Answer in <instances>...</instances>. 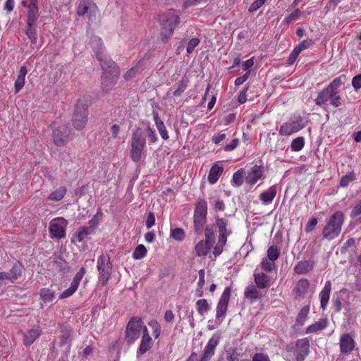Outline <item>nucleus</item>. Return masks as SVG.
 <instances>
[{
    "mask_svg": "<svg viewBox=\"0 0 361 361\" xmlns=\"http://www.w3.org/2000/svg\"><path fill=\"white\" fill-rule=\"evenodd\" d=\"M25 33L32 43L36 42L37 38L36 24L32 25L27 24Z\"/></svg>",
    "mask_w": 361,
    "mask_h": 361,
    "instance_id": "nucleus-43",
    "label": "nucleus"
},
{
    "mask_svg": "<svg viewBox=\"0 0 361 361\" xmlns=\"http://www.w3.org/2000/svg\"><path fill=\"white\" fill-rule=\"evenodd\" d=\"M161 138L164 140H166L169 139V135H168V131L165 127V125L163 123H158L157 125L156 126Z\"/></svg>",
    "mask_w": 361,
    "mask_h": 361,
    "instance_id": "nucleus-55",
    "label": "nucleus"
},
{
    "mask_svg": "<svg viewBox=\"0 0 361 361\" xmlns=\"http://www.w3.org/2000/svg\"><path fill=\"white\" fill-rule=\"evenodd\" d=\"M305 145L303 137H298L292 140L290 148L293 152H299L302 149Z\"/></svg>",
    "mask_w": 361,
    "mask_h": 361,
    "instance_id": "nucleus-42",
    "label": "nucleus"
},
{
    "mask_svg": "<svg viewBox=\"0 0 361 361\" xmlns=\"http://www.w3.org/2000/svg\"><path fill=\"white\" fill-rule=\"evenodd\" d=\"M200 40L198 38H192L188 43L186 49L187 53L190 54L194 51L195 47L200 44Z\"/></svg>",
    "mask_w": 361,
    "mask_h": 361,
    "instance_id": "nucleus-54",
    "label": "nucleus"
},
{
    "mask_svg": "<svg viewBox=\"0 0 361 361\" xmlns=\"http://www.w3.org/2000/svg\"><path fill=\"white\" fill-rule=\"evenodd\" d=\"M343 222L344 215L342 212L338 211L334 213L323 228V237L329 240L337 238L341 233Z\"/></svg>",
    "mask_w": 361,
    "mask_h": 361,
    "instance_id": "nucleus-2",
    "label": "nucleus"
},
{
    "mask_svg": "<svg viewBox=\"0 0 361 361\" xmlns=\"http://www.w3.org/2000/svg\"><path fill=\"white\" fill-rule=\"evenodd\" d=\"M252 361H271V360L267 354L256 353L253 355Z\"/></svg>",
    "mask_w": 361,
    "mask_h": 361,
    "instance_id": "nucleus-57",
    "label": "nucleus"
},
{
    "mask_svg": "<svg viewBox=\"0 0 361 361\" xmlns=\"http://www.w3.org/2000/svg\"><path fill=\"white\" fill-rule=\"evenodd\" d=\"M68 221L63 217L53 219L49 224V235L51 238L61 239L66 237Z\"/></svg>",
    "mask_w": 361,
    "mask_h": 361,
    "instance_id": "nucleus-11",
    "label": "nucleus"
},
{
    "mask_svg": "<svg viewBox=\"0 0 361 361\" xmlns=\"http://www.w3.org/2000/svg\"><path fill=\"white\" fill-rule=\"evenodd\" d=\"M92 233V228H87L86 226H80L74 233L71 241L73 243L75 240H77L78 242L81 243L86 240L87 237Z\"/></svg>",
    "mask_w": 361,
    "mask_h": 361,
    "instance_id": "nucleus-26",
    "label": "nucleus"
},
{
    "mask_svg": "<svg viewBox=\"0 0 361 361\" xmlns=\"http://www.w3.org/2000/svg\"><path fill=\"white\" fill-rule=\"evenodd\" d=\"M309 311H310L309 306L306 305V306L302 307L298 313V315L297 317V322L302 324L304 321L306 319V318L308 315Z\"/></svg>",
    "mask_w": 361,
    "mask_h": 361,
    "instance_id": "nucleus-52",
    "label": "nucleus"
},
{
    "mask_svg": "<svg viewBox=\"0 0 361 361\" xmlns=\"http://www.w3.org/2000/svg\"><path fill=\"white\" fill-rule=\"evenodd\" d=\"M340 351L342 354L350 355L355 347V341L349 334H343L339 339Z\"/></svg>",
    "mask_w": 361,
    "mask_h": 361,
    "instance_id": "nucleus-17",
    "label": "nucleus"
},
{
    "mask_svg": "<svg viewBox=\"0 0 361 361\" xmlns=\"http://www.w3.org/2000/svg\"><path fill=\"white\" fill-rule=\"evenodd\" d=\"M85 274V268L81 267L74 276L70 287L61 293V294L59 297V299L63 300L72 296L74 294V293H75V291L77 290Z\"/></svg>",
    "mask_w": 361,
    "mask_h": 361,
    "instance_id": "nucleus-13",
    "label": "nucleus"
},
{
    "mask_svg": "<svg viewBox=\"0 0 361 361\" xmlns=\"http://www.w3.org/2000/svg\"><path fill=\"white\" fill-rule=\"evenodd\" d=\"M101 59H97L100 61V65L106 73H119L118 67L116 63L109 58L104 53L101 54Z\"/></svg>",
    "mask_w": 361,
    "mask_h": 361,
    "instance_id": "nucleus-20",
    "label": "nucleus"
},
{
    "mask_svg": "<svg viewBox=\"0 0 361 361\" xmlns=\"http://www.w3.org/2000/svg\"><path fill=\"white\" fill-rule=\"evenodd\" d=\"M275 261H271L269 258H264L262 259L261 262L262 269L265 271H271L275 269L276 264L274 263Z\"/></svg>",
    "mask_w": 361,
    "mask_h": 361,
    "instance_id": "nucleus-51",
    "label": "nucleus"
},
{
    "mask_svg": "<svg viewBox=\"0 0 361 361\" xmlns=\"http://www.w3.org/2000/svg\"><path fill=\"white\" fill-rule=\"evenodd\" d=\"M231 288L226 287L222 293L216 307V319L223 318L227 311L228 304L230 300Z\"/></svg>",
    "mask_w": 361,
    "mask_h": 361,
    "instance_id": "nucleus-16",
    "label": "nucleus"
},
{
    "mask_svg": "<svg viewBox=\"0 0 361 361\" xmlns=\"http://www.w3.org/2000/svg\"><path fill=\"white\" fill-rule=\"evenodd\" d=\"M25 82V79L21 78H17V79L15 81L14 87H15V92L18 93L22 88L23 87Z\"/></svg>",
    "mask_w": 361,
    "mask_h": 361,
    "instance_id": "nucleus-60",
    "label": "nucleus"
},
{
    "mask_svg": "<svg viewBox=\"0 0 361 361\" xmlns=\"http://www.w3.org/2000/svg\"><path fill=\"white\" fill-rule=\"evenodd\" d=\"M312 44V40L310 39H305L302 41L298 46L295 47L296 50L298 51L299 53H300L302 50L307 49Z\"/></svg>",
    "mask_w": 361,
    "mask_h": 361,
    "instance_id": "nucleus-59",
    "label": "nucleus"
},
{
    "mask_svg": "<svg viewBox=\"0 0 361 361\" xmlns=\"http://www.w3.org/2000/svg\"><path fill=\"white\" fill-rule=\"evenodd\" d=\"M243 173L244 171L243 169L238 170L236 172L233 173L232 178L233 185H235L237 187L242 185L243 183Z\"/></svg>",
    "mask_w": 361,
    "mask_h": 361,
    "instance_id": "nucleus-47",
    "label": "nucleus"
},
{
    "mask_svg": "<svg viewBox=\"0 0 361 361\" xmlns=\"http://www.w3.org/2000/svg\"><path fill=\"white\" fill-rule=\"evenodd\" d=\"M27 24L35 25L39 17L38 6H28Z\"/></svg>",
    "mask_w": 361,
    "mask_h": 361,
    "instance_id": "nucleus-37",
    "label": "nucleus"
},
{
    "mask_svg": "<svg viewBox=\"0 0 361 361\" xmlns=\"http://www.w3.org/2000/svg\"><path fill=\"white\" fill-rule=\"evenodd\" d=\"M154 342L152 338H142L140 346L136 352L137 358L149 350L153 346Z\"/></svg>",
    "mask_w": 361,
    "mask_h": 361,
    "instance_id": "nucleus-28",
    "label": "nucleus"
},
{
    "mask_svg": "<svg viewBox=\"0 0 361 361\" xmlns=\"http://www.w3.org/2000/svg\"><path fill=\"white\" fill-rule=\"evenodd\" d=\"M39 297L44 304L51 302L55 298V291L51 288H43L39 290Z\"/></svg>",
    "mask_w": 361,
    "mask_h": 361,
    "instance_id": "nucleus-32",
    "label": "nucleus"
},
{
    "mask_svg": "<svg viewBox=\"0 0 361 361\" xmlns=\"http://www.w3.org/2000/svg\"><path fill=\"white\" fill-rule=\"evenodd\" d=\"M70 130L66 125L57 127L53 132V140L56 145L63 146L68 142Z\"/></svg>",
    "mask_w": 361,
    "mask_h": 361,
    "instance_id": "nucleus-14",
    "label": "nucleus"
},
{
    "mask_svg": "<svg viewBox=\"0 0 361 361\" xmlns=\"http://www.w3.org/2000/svg\"><path fill=\"white\" fill-rule=\"evenodd\" d=\"M255 282L258 288H266L269 286L268 276L264 273L254 274Z\"/></svg>",
    "mask_w": 361,
    "mask_h": 361,
    "instance_id": "nucleus-35",
    "label": "nucleus"
},
{
    "mask_svg": "<svg viewBox=\"0 0 361 361\" xmlns=\"http://www.w3.org/2000/svg\"><path fill=\"white\" fill-rule=\"evenodd\" d=\"M355 179V174L353 172L349 173L343 176L340 180V186L342 188L347 187L350 182Z\"/></svg>",
    "mask_w": 361,
    "mask_h": 361,
    "instance_id": "nucleus-49",
    "label": "nucleus"
},
{
    "mask_svg": "<svg viewBox=\"0 0 361 361\" xmlns=\"http://www.w3.org/2000/svg\"><path fill=\"white\" fill-rule=\"evenodd\" d=\"M331 290V283L330 281H328L325 283L324 288L319 293L320 303L322 310H325L328 305Z\"/></svg>",
    "mask_w": 361,
    "mask_h": 361,
    "instance_id": "nucleus-25",
    "label": "nucleus"
},
{
    "mask_svg": "<svg viewBox=\"0 0 361 361\" xmlns=\"http://www.w3.org/2000/svg\"><path fill=\"white\" fill-rule=\"evenodd\" d=\"M90 45L93 49V51L94 52L97 58L102 59L101 54L104 53V49L102 39L97 36L92 37L90 40Z\"/></svg>",
    "mask_w": 361,
    "mask_h": 361,
    "instance_id": "nucleus-27",
    "label": "nucleus"
},
{
    "mask_svg": "<svg viewBox=\"0 0 361 361\" xmlns=\"http://www.w3.org/2000/svg\"><path fill=\"white\" fill-rule=\"evenodd\" d=\"M119 73H104L102 76V88L104 92H109L116 84Z\"/></svg>",
    "mask_w": 361,
    "mask_h": 361,
    "instance_id": "nucleus-21",
    "label": "nucleus"
},
{
    "mask_svg": "<svg viewBox=\"0 0 361 361\" xmlns=\"http://www.w3.org/2000/svg\"><path fill=\"white\" fill-rule=\"evenodd\" d=\"M226 242H227L226 240L218 238V242H217L216 245H215V247H214V250H213V254H214V257H217L222 253L224 247L226 245Z\"/></svg>",
    "mask_w": 361,
    "mask_h": 361,
    "instance_id": "nucleus-53",
    "label": "nucleus"
},
{
    "mask_svg": "<svg viewBox=\"0 0 361 361\" xmlns=\"http://www.w3.org/2000/svg\"><path fill=\"white\" fill-rule=\"evenodd\" d=\"M277 193V187L274 185L269 188L267 190L262 192L259 195V200L264 204H269L272 202Z\"/></svg>",
    "mask_w": 361,
    "mask_h": 361,
    "instance_id": "nucleus-23",
    "label": "nucleus"
},
{
    "mask_svg": "<svg viewBox=\"0 0 361 361\" xmlns=\"http://www.w3.org/2000/svg\"><path fill=\"white\" fill-rule=\"evenodd\" d=\"M219 336L213 335L204 347L203 355L200 361H209L214 355L215 349L219 343Z\"/></svg>",
    "mask_w": 361,
    "mask_h": 361,
    "instance_id": "nucleus-19",
    "label": "nucleus"
},
{
    "mask_svg": "<svg viewBox=\"0 0 361 361\" xmlns=\"http://www.w3.org/2000/svg\"><path fill=\"white\" fill-rule=\"evenodd\" d=\"M310 287V282L306 279H300L293 289L295 297H302L307 293Z\"/></svg>",
    "mask_w": 361,
    "mask_h": 361,
    "instance_id": "nucleus-29",
    "label": "nucleus"
},
{
    "mask_svg": "<svg viewBox=\"0 0 361 361\" xmlns=\"http://www.w3.org/2000/svg\"><path fill=\"white\" fill-rule=\"evenodd\" d=\"M258 289L259 288L254 285L247 286L244 292L245 297L250 299L252 302L259 299L261 294Z\"/></svg>",
    "mask_w": 361,
    "mask_h": 361,
    "instance_id": "nucleus-33",
    "label": "nucleus"
},
{
    "mask_svg": "<svg viewBox=\"0 0 361 361\" xmlns=\"http://www.w3.org/2000/svg\"><path fill=\"white\" fill-rule=\"evenodd\" d=\"M87 108V99L83 98L78 100L73 116V125L75 129L81 130L85 126L88 117Z\"/></svg>",
    "mask_w": 361,
    "mask_h": 361,
    "instance_id": "nucleus-5",
    "label": "nucleus"
},
{
    "mask_svg": "<svg viewBox=\"0 0 361 361\" xmlns=\"http://www.w3.org/2000/svg\"><path fill=\"white\" fill-rule=\"evenodd\" d=\"M77 14L79 16H87L89 23L95 22L99 16V11L92 0H78Z\"/></svg>",
    "mask_w": 361,
    "mask_h": 361,
    "instance_id": "nucleus-7",
    "label": "nucleus"
},
{
    "mask_svg": "<svg viewBox=\"0 0 361 361\" xmlns=\"http://www.w3.org/2000/svg\"><path fill=\"white\" fill-rule=\"evenodd\" d=\"M188 84V80L187 78H182L178 83L177 89L173 92L175 97H179L182 92L185 91Z\"/></svg>",
    "mask_w": 361,
    "mask_h": 361,
    "instance_id": "nucleus-48",
    "label": "nucleus"
},
{
    "mask_svg": "<svg viewBox=\"0 0 361 361\" xmlns=\"http://www.w3.org/2000/svg\"><path fill=\"white\" fill-rule=\"evenodd\" d=\"M267 0H255L253 3L251 4L248 8V11L250 13L255 12L261 8Z\"/></svg>",
    "mask_w": 361,
    "mask_h": 361,
    "instance_id": "nucleus-56",
    "label": "nucleus"
},
{
    "mask_svg": "<svg viewBox=\"0 0 361 361\" xmlns=\"http://www.w3.org/2000/svg\"><path fill=\"white\" fill-rule=\"evenodd\" d=\"M361 214V201L357 203L351 211L350 216L356 217Z\"/></svg>",
    "mask_w": 361,
    "mask_h": 361,
    "instance_id": "nucleus-64",
    "label": "nucleus"
},
{
    "mask_svg": "<svg viewBox=\"0 0 361 361\" xmlns=\"http://www.w3.org/2000/svg\"><path fill=\"white\" fill-rule=\"evenodd\" d=\"M264 168L263 166H253L245 176V182L250 185L255 184L259 180L264 178Z\"/></svg>",
    "mask_w": 361,
    "mask_h": 361,
    "instance_id": "nucleus-18",
    "label": "nucleus"
},
{
    "mask_svg": "<svg viewBox=\"0 0 361 361\" xmlns=\"http://www.w3.org/2000/svg\"><path fill=\"white\" fill-rule=\"evenodd\" d=\"M213 241L214 240H207L206 238L204 241L200 240L195 247L197 255L199 257L207 255Z\"/></svg>",
    "mask_w": 361,
    "mask_h": 361,
    "instance_id": "nucleus-30",
    "label": "nucleus"
},
{
    "mask_svg": "<svg viewBox=\"0 0 361 361\" xmlns=\"http://www.w3.org/2000/svg\"><path fill=\"white\" fill-rule=\"evenodd\" d=\"M67 192V188L65 186H60L53 191L48 197L47 200L54 202L61 200Z\"/></svg>",
    "mask_w": 361,
    "mask_h": 361,
    "instance_id": "nucleus-36",
    "label": "nucleus"
},
{
    "mask_svg": "<svg viewBox=\"0 0 361 361\" xmlns=\"http://www.w3.org/2000/svg\"><path fill=\"white\" fill-rule=\"evenodd\" d=\"M310 341L307 338L298 339L295 342L294 355L296 361H304L309 353Z\"/></svg>",
    "mask_w": 361,
    "mask_h": 361,
    "instance_id": "nucleus-15",
    "label": "nucleus"
},
{
    "mask_svg": "<svg viewBox=\"0 0 361 361\" xmlns=\"http://www.w3.org/2000/svg\"><path fill=\"white\" fill-rule=\"evenodd\" d=\"M142 319L137 317H132L128 322L126 328L125 339L128 344L133 343L137 341L142 329Z\"/></svg>",
    "mask_w": 361,
    "mask_h": 361,
    "instance_id": "nucleus-10",
    "label": "nucleus"
},
{
    "mask_svg": "<svg viewBox=\"0 0 361 361\" xmlns=\"http://www.w3.org/2000/svg\"><path fill=\"white\" fill-rule=\"evenodd\" d=\"M216 229L219 232V239L227 240L228 236L232 233V230L228 228V221L224 218L216 216L214 224H208L205 227L204 235L207 240H214L215 239Z\"/></svg>",
    "mask_w": 361,
    "mask_h": 361,
    "instance_id": "nucleus-3",
    "label": "nucleus"
},
{
    "mask_svg": "<svg viewBox=\"0 0 361 361\" xmlns=\"http://www.w3.org/2000/svg\"><path fill=\"white\" fill-rule=\"evenodd\" d=\"M146 227L149 229L155 224V217L152 212H149L146 219Z\"/></svg>",
    "mask_w": 361,
    "mask_h": 361,
    "instance_id": "nucleus-63",
    "label": "nucleus"
},
{
    "mask_svg": "<svg viewBox=\"0 0 361 361\" xmlns=\"http://www.w3.org/2000/svg\"><path fill=\"white\" fill-rule=\"evenodd\" d=\"M148 326L152 329V334L155 339L158 338L161 334V326L157 320H151L148 322Z\"/></svg>",
    "mask_w": 361,
    "mask_h": 361,
    "instance_id": "nucleus-45",
    "label": "nucleus"
},
{
    "mask_svg": "<svg viewBox=\"0 0 361 361\" xmlns=\"http://www.w3.org/2000/svg\"><path fill=\"white\" fill-rule=\"evenodd\" d=\"M145 144L146 140L142 133L139 130L134 131L130 141V157L133 161H140Z\"/></svg>",
    "mask_w": 361,
    "mask_h": 361,
    "instance_id": "nucleus-8",
    "label": "nucleus"
},
{
    "mask_svg": "<svg viewBox=\"0 0 361 361\" xmlns=\"http://www.w3.org/2000/svg\"><path fill=\"white\" fill-rule=\"evenodd\" d=\"M146 133L151 143H155L158 140L155 131L152 128L147 127Z\"/></svg>",
    "mask_w": 361,
    "mask_h": 361,
    "instance_id": "nucleus-58",
    "label": "nucleus"
},
{
    "mask_svg": "<svg viewBox=\"0 0 361 361\" xmlns=\"http://www.w3.org/2000/svg\"><path fill=\"white\" fill-rule=\"evenodd\" d=\"M328 322L326 319H320L317 322L310 325L306 329V334L315 333L319 331L325 329L327 327Z\"/></svg>",
    "mask_w": 361,
    "mask_h": 361,
    "instance_id": "nucleus-34",
    "label": "nucleus"
},
{
    "mask_svg": "<svg viewBox=\"0 0 361 361\" xmlns=\"http://www.w3.org/2000/svg\"><path fill=\"white\" fill-rule=\"evenodd\" d=\"M314 263L312 260L300 261L295 267L294 271L297 274H306L312 270Z\"/></svg>",
    "mask_w": 361,
    "mask_h": 361,
    "instance_id": "nucleus-24",
    "label": "nucleus"
},
{
    "mask_svg": "<svg viewBox=\"0 0 361 361\" xmlns=\"http://www.w3.org/2000/svg\"><path fill=\"white\" fill-rule=\"evenodd\" d=\"M185 232L180 228H176L171 232V237L174 240L181 241L185 238Z\"/></svg>",
    "mask_w": 361,
    "mask_h": 361,
    "instance_id": "nucleus-50",
    "label": "nucleus"
},
{
    "mask_svg": "<svg viewBox=\"0 0 361 361\" xmlns=\"http://www.w3.org/2000/svg\"><path fill=\"white\" fill-rule=\"evenodd\" d=\"M207 204L204 199L198 200L193 215L195 231L197 234L202 233L207 220Z\"/></svg>",
    "mask_w": 361,
    "mask_h": 361,
    "instance_id": "nucleus-6",
    "label": "nucleus"
},
{
    "mask_svg": "<svg viewBox=\"0 0 361 361\" xmlns=\"http://www.w3.org/2000/svg\"><path fill=\"white\" fill-rule=\"evenodd\" d=\"M352 85L355 90L361 88V74L353 77L352 80Z\"/></svg>",
    "mask_w": 361,
    "mask_h": 361,
    "instance_id": "nucleus-62",
    "label": "nucleus"
},
{
    "mask_svg": "<svg viewBox=\"0 0 361 361\" xmlns=\"http://www.w3.org/2000/svg\"><path fill=\"white\" fill-rule=\"evenodd\" d=\"M195 305L198 313L201 315L206 314L210 309V305L206 299L198 300Z\"/></svg>",
    "mask_w": 361,
    "mask_h": 361,
    "instance_id": "nucleus-40",
    "label": "nucleus"
},
{
    "mask_svg": "<svg viewBox=\"0 0 361 361\" xmlns=\"http://www.w3.org/2000/svg\"><path fill=\"white\" fill-rule=\"evenodd\" d=\"M8 273L11 276V282H13L21 276L22 265L19 263L14 264Z\"/></svg>",
    "mask_w": 361,
    "mask_h": 361,
    "instance_id": "nucleus-38",
    "label": "nucleus"
},
{
    "mask_svg": "<svg viewBox=\"0 0 361 361\" xmlns=\"http://www.w3.org/2000/svg\"><path fill=\"white\" fill-rule=\"evenodd\" d=\"M145 61L140 60L135 66L131 68L128 71H127L125 75L124 78L126 80H128L131 79L133 77L135 76V75L140 72L142 69V67L144 66Z\"/></svg>",
    "mask_w": 361,
    "mask_h": 361,
    "instance_id": "nucleus-39",
    "label": "nucleus"
},
{
    "mask_svg": "<svg viewBox=\"0 0 361 361\" xmlns=\"http://www.w3.org/2000/svg\"><path fill=\"white\" fill-rule=\"evenodd\" d=\"M345 78V75L334 78L326 88L319 92L314 100L315 104L322 107L328 104L335 108L341 106L342 97L339 89L344 84Z\"/></svg>",
    "mask_w": 361,
    "mask_h": 361,
    "instance_id": "nucleus-1",
    "label": "nucleus"
},
{
    "mask_svg": "<svg viewBox=\"0 0 361 361\" xmlns=\"http://www.w3.org/2000/svg\"><path fill=\"white\" fill-rule=\"evenodd\" d=\"M97 268L99 272V281L105 286L111 274L112 265L108 255H102L97 258Z\"/></svg>",
    "mask_w": 361,
    "mask_h": 361,
    "instance_id": "nucleus-9",
    "label": "nucleus"
},
{
    "mask_svg": "<svg viewBox=\"0 0 361 361\" xmlns=\"http://www.w3.org/2000/svg\"><path fill=\"white\" fill-rule=\"evenodd\" d=\"M223 167L218 165L214 164L212 166L209 171L207 180L210 184H214L217 182L219 177L221 176L223 173Z\"/></svg>",
    "mask_w": 361,
    "mask_h": 361,
    "instance_id": "nucleus-31",
    "label": "nucleus"
},
{
    "mask_svg": "<svg viewBox=\"0 0 361 361\" xmlns=\"http://www.w3.org/2000/svg\"><path fill=\"white\" fill-rule=\"evenodd\" d=\"M161 40L166 42L171 37L174 30L179 24V16L175 11H168L161 16Z\"/></svg>",
    "mask_w": 361,
    "mask_h": 361,
    "instance_id": "nucleus-4",
    "label": "nucleus"
},
{
    "mask_svg": "<svg viewBox=\"0 0 361 361\" xmlns=\"http://www.w3.org/2000/svg\"><path fill=\"white\" fill-rule=\"evenodd\" d=\"M147 255V249L143 245H137L133 253V257L135 259H141L144 258Z\"/></svg>",
    "mask_w": 361,
    "mask_h": 361,
    "instance_id": "nucleus-44",
    "label": "nucleus"
},
{
    "mask_svg": "<svg viewBox=\"0 0 361 361\" xmlns=\"http://www.w3.org/2000/svg\"><path fill=\"white\" fill-rule=\"evenodd\" d=\"M280 255V250L277 246L272 245L268 248L267 257L271 261H276Z\"/></svg>",
    "mask_w": 361,
    "mask_h": 361,
    "instance_id": "nucleus-46",
    "label": "nucleus"
},
{
    "mask_svg": "<svg viewBox=\"0 0 361 361\" xmlns=\"http://www.w3.org/2000/svg\"><path fill=\"white\" fill-rule=\"evenodd\" d=\"M302 12L300 9L296 8L291 13L288 15L283 20V23L285 25H289L293 21L297 20L302 15Z\"/></svg>",
    "mask_w": 361,
    "mask_h": 361,
    "instance_id": "nucleus-41",
    "label": "nucleus"
},
{
    "mask_svg": "<svg viewBox=\"0 0 361 361\" xmlns=\"http://www.w3.org/2000/svg\"><path fill=\"white\" fill-rule=\"evenodd\" d=\"M318 221L316 218H312L306 224L305 231L306 232H311L313 231L317 226Z\"/></svg>",
    "mask_w": 361,
    "mask_h": 361,
    "instance_id": "nucleus-61",
    "label": "nucleus"
},
{
    "mask_svg": "<svg viewBox=\"0 0 361 361\" xmlns=\"http://www.w3.org/2000/svg\"><path fill=\"white\" fill-rule=\"evenodd\" d=\"M42 330L39 326H34L30 330L27 331L23 337V343L28 346L32 344L41 335Z\"/></svg>",
    "mask_w": 361,
    "mask_h": 361,
    "instance_id": "nucleus-22",
    "label": "nucleus"
},
{
    "mask_svg": "<svg viewBox=\"0 0 361 361\" xmlns=\"http://www.w3.org/2000/svg\"><path fill=\"white\" fill-rule=\"evenodd\" d=\"M305 124L302 118H298L295 120L290 119L282 124L279 129V134L283 136H290L304 128Z\"/></svg>",
    "mask_w": 361,
    "mask_h": 361,
    "instance_id": "nucleus-12",
    "label": "nucleus"
}]
</instances>
